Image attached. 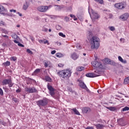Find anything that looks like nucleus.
Instances as JSON below:
<instances>
[{"label": "nucleus", "instance_id": "nucleus-51", "mask_svg": "<svg viewBox=\"0 0 129 129\" xmlns=\"http://www.w3.org/2000/svg\"><path fill=\"white\" fill-rule=\"evenodd\" d=\"M10 12H11V13H13V12L14 13H16L17 12V10H14V9H12L10 11Z\"/></svg>", "mask_w": 129, "mask_h": 129}, {"label": "nucleus", "instance_id": "nucleus-57", "mask_svg": "<svg viewBox=\"0 0 129 129\" xmlns=\"http://www.w3.org/2000/svg\"><path fill=\"white\" fill-rule=\"evenodd\" d=\"M38 42L40 43V44H42V43H44V40H39Z\"/></svg>", "mask_w": 129, "mask_h": 129}, {"label": "nucleus", "instance_id": "nucleus-8", "mask_svg": "<svg viewBox=\"0 0 129 129\" xmlns=\"http://www.w3.org/2000/svg\"><path fill=\"white\" fill-rule=\"evenodd\" d=\"M47 89L49 90V94L53 96V95H55V89L53 88V87L49 84H47Z\"/></svg>", "mask_w": 129, "mask_h": 129}, {"label": "nucleus", "instance_id": "nucleus-44", "mask_svg": "<svg viewBox=\"0 0 129 129\" xmlns=\"http://www.w3.org/2000/svg\"><path fill=\"white\" fill-rule=\"evenodd\" d=\"M43 44H47V45H50V43H49V41L47 40H44Z\"/></svg>", "mask_w": 129, "mask_h": 129}, {"label": "nucleus", "instance_id": "nucleus-20", "mask_svg": "<svg viewBox=\"0 0 129 129\" xmlns=\"http://www.w3.org/2000/svg\"><path fill=\"white\" fill-rule=\"evenodd\" d=\"M11 37H12L13 39H15V40H20V37L16 33H13L11 35Z\"/></svg>", "mask_w": 129, "mask_h": 129}, {"label": "nucleus", "instance_id": "nucleus-60", "mask_svg": "<svg viewBox=\"0 0 129 129\" xmlns=\"http://www.w3.org/2000/svg\"><path fill=\"white\" fill-rule=\"evenodd\" d=\"M17 14L20 16V17H22L23 15L22 13H20V12H17Z\"/></svg>", "mask_w": 129, "mask_h": 129}, {"label": "nucleus", "instance_id": "nucleus-28", "mask_svg": "<svg viewBox=\"0 0 129 129\" xmlns=\"http://www.w3.org/2000/svg\"><path fill=\"white\" fill-rule=\"evenodd\" d=\"M55 7H56V8H55V10L56 11H61V9H62V7L59 5H55Z\"/></svg>", "mask_w": 129, "mask_h": 129}, {"label": "nucleus", "instance_id": "nucleus-64", "mask_svg": "<svg viewBox=\"0 0 129 129\" xmlns=\"http://www.w3.org/2000/svg\"><path fill=\"white\" fill-rule=\"evenodd\" d=\"M75 15H73V14H71L70 15V17H71V18H74V17L75 16Z\"/></svg>", "mask_w": 129, "mask_h": 129}, {"label": "nucleus", "instance_id": "nucleus-35", "mask_svg": "<svg viewBox=\"0 0 129 129\" xmlns=\"http://www.w3.org/2000/svg\"><path fill=\"white\" fill-rule=\"evenodd\" d=\"M12 100L15 102V103H17V102H19V99L17 98H13Z\"/></svg>", "mask_w": 129, "mask_h": 129}, {"label": "nucleus", "instance_id": "nucleus-41", "mask_svg": "<svg viewBox=\"0 0 129 129\" xmlns=\"http://www.w3.org/2000/svg\"><path fill=\"white\" fill-rule=\"evenodd\" d=\"M13 86H14V83L11 81V82L8 84V86L9 87H13Z\"/></svg>", "mask_w": 129, "mask_h": 129}, {"label": "nucleus", "instance_id": "nucleus-50", "mask_svg": "<svg viewBox=\"0 0 129 129\" xmlns=\"http://www.w3.org/2000/svg\"><path fill=\"white\" fill-rule=\"evenodd\" d=\"M44 66L46 68H47V67H48V66H49V64H48V62H44Z\"/></svg>", "mask_w": 129, "mask_h": 129}, {"label": "nucleus", "instance_id": "nucleus-1", "mask_svg": "<svg viewBox=\"0 0 129 129\" xmlns=\"http://www.w3.org/2000/svg\"><path fill=\"white\" fill-rule=\"evenodd\" d=\"M88 36L91 38L90 39L91 49H96V50H97V49L99 48V46H100L99 38H98L97 36H92V32L91 31L88 32Z\"/></svg>", "mask_w": 129, "mask_h": 129}, {"label": "nucleus", "instance_id": "nucleus-3", "mask_svg": "<svg viewBox=\"0 0 129 129\" xmlns=\"http://www.w3.org/2000/svg\"><path fill=\"white\" fill-rule=\"evenodd\" d=\"M104 62L105 64H107L108 65H111L112 66H115V67H118L121 66V64H119V63L117 62H115L114 60H112L108 58H106L104 59Z\"/></svg>", "mask_w": 129, "mask_h": 129}, {"label": "nucleus", "instance_id": "nucleus-14", "mask_svg": "<svg viewBox=\"0 0 129 129\" xmlns=\"http://www.w3.org/2000/svg\"><path fill=\"white\" fill-rule=\"evenodd\" d=\"M12 81V79H5L2 81L3 85H9Z\"/></svg>", "mask_w": 129, "mask_h": 129}, {"label": "nucleus", "instance_id": "nucleus-55", "mask_svg": "<svg viewBox=\"0 0 129 129\" xmlns=\"http://www.w3.org/2000/svg\"><path fill=\"white\" fill-rule=\"evenodd\" d=\"M4 38H6V39H7V40H9V36L8 35H2Z\"/></svg>", "mask_w": 129, "mask_h": 129}, {"label": "nucleus", "instance_id": "nucleus-38", "mask_svg": "<svg viewBox=\"0 0 129 129\" xmlns=\"http://www.w3.org/2000/svg\"><path fill=\"white\" fill-rule=\"evenodd\" d=\"M27 52L29 54H30L31 55H33V51H32V50H30V49H27Z\"/></svg>", "mask_w": 129, "mask_h": 129}, {"label": "nucleus", "instance_id": "nucleus-54", "mask_svg": "<svg viewBox=\"0 0 129 129\" xmlns=\"http://www.w3.org/2000/svg\"><path fill=\"white\" fill-rule=\"evenodd\" d=\"M55 53H56V50H52V51H51V54L52 55H54V54H55Z\"/></svg>", "mask_w": 129, "mask_h": 129}, {"label": "nucleus", "instance_id": "nucleus-11", "mask_svg": "<svg viewBox=\"0 0 129 129\" xmlns=\"http://www.w3.org/2000/svg\"><path fill=\"white\" fill-rule=\"evenodd\" d=\"M87 77H89L90 78H94V77H98V76H100L99 75L95 74L94 73H88L86 75Z\"/></svg>", "mask_w": 129, "mask_h": 129}, {"label": "nucleus", "instance_id": "nucleus-58", "mask_svg": "<svg viewBox=\"0 0 129 129\" xmlns=\"http://www.w3.org/2000/svg\"><path fill=\"white\" fill-rule=\"evenodd\" d=\"M14 43H15L16 44H19L20 43V42H19L18 41H17V40H14Z\"/></svg>", "mask_w": 129, "mask_h": 129}, {"label": "nucleus", "instance_id": "nucleus-24", "mask_svg": "<svg viewBox=\"0 0 129 129\" xmlns=\"http://www.w3.org/2000/svg\"><path fill=\"white\" fill-rule=\"evenodd\" d=\"M129 110V107L127 106H125V107L122 108V109L121 110V112H124V111H127Z\"/></svg>", "mask_w": 129, "mask_h": 129}, {"label": "nucleus", "instance_id": "nucleus-30", "mask_svg": "<svg viewBox=\"0 0 129 129\" xmlns=\"http://www.w3.org/2000/svg\"><path fill=\"white\" fill-rule=\"evenodd\" d=\"M58 35L60 36V37H62V38H66V35L62 32L58 33Z\"/></svg>", "mask_w": 129, "mask_h": 129}, {"label": "nucleus", "instance_id": "nucleus-4", "mask_svg": "<svg viewBox=\"0 0 129 129\" xmlns=\"http://www.w3.org/2000/svg\"><path fill=\"white\" fill-rule=\"evenodd\" d=\"M48 102L49 101L48 99L46 98H43L42 100H39L36 102L37 105L39 106V107H41V106L45 107L48 104Z\"/></svg>", "mask_w": 129, "mask_h": 129}, {"label": "nucleus", "instance_id": "nucleus-5", "mask_svg": "<svg viewBox=\"0 0 129 129\" xmlns=\"http://www.w3.org/2000/svg\"><path fill=\"white\" fill-rule=\"evenodd\" d=\"M51 8L52 5H49L48 6H41L37 8V10L41 13H46V12H47L49 9H51Z\"/></svg>", "mask_w": 129, "mask_h": 129}, {"label": "nucleus", "instance_id": "nucleus-18", "mask_svg": "<svg viewBox=\"0 0 129 129\" xmlns=\"http://www.w3.org/2000/svg\"><path fill=\"white\" fill-rule=\"evenodd\" d=\"M120 19H121L122 21H126L127 19H128V15L126 14H123L120 17Z\"/></svg>", "mask_w": 129, "mask_h": 129}, {"label": "nucleus", "instance_id": "nucleus-6", "mask_svg": "<svg viewBox=\"0 0 129 129\" xmlns=\"http://www.w3.org/2000/svg\"><path fill=\"white\" fill-rule=\"evenodd\" d=\"M25 91L27 92V93H35L37 92V89L35 88V87L32 88H28L25 87Z\"/></svg>", "mask_w": 129, "mask_h": 129}, {"label": "nucleus", "instance_id": "nucleus-31", "mask_svg": "<svg viewBox=\"0 0 129 129\" xmlns=\"http://www.w3.org/2000/svg\"><path fill=\"white\" fill-rule=\"evenodd\" d=\"M4 66H10L11 65V62L7 61L4 63Z\"/></svg>", "mask_w": 129, "mask_h": 129}, {"label": "nucleus", "instance_id": "nucleus-47", "mask_svg": "<svg viewBox=\"0 0 129 129\" xmlns=\"http://www.w3.org/2000/svg\"><path fill=\"white\" fill-rule=\"evenodd\" d=\"M3 89L5 90V92H9V89L7 88L3 87Z\"/></svg>", "mask_w": 129, "mask_h": 129}, {"label": "nucleus", "instance_id": "nucleus-56", "mask_svg": "<svg viewBox=\"0 0 129 129\" xmlns=\"http://www.w3.org/2000/svg\"><path fill=\"white\" fill-rule=\"evenodd\" d=\"M112 17H113V15H112V14H109V19H112Z\"/></svg>", "mask_w": 129, "mask_h": 129}, {"label": "nucleus", "instance_id": "nucleus-17", "mask_svg": "<svg viewBox=\"0 0 129 129\" xmlns=\"http://www.w3.org/2000/svg\"><path fill=\"white\" fill-rule=\"evenodd\" d=\"M71 58L73 59V60H77L78 58H79V56L77 55V54L75 52L72 54Z\"/></svg>", "mask_w": 129, "mask_h": 129}, {"label": "nucleus", "instance_id": "nucleus-42", "mask_svg": "<svg viewBox=\"0 0 129 129\" xmlns=\"http://www.w3.org/2000/svg\"><path fill=\"white\" fill-rule=\"evenodd\" d=\"M64 21H66V22H69V21H70V18H69V17H68L67 16H66L64 18Z\"/></svg>", "mask_w": 129, "mask_h": 129}, {"label": "nucleus", "instance_id": "nucleus-37", "mask_svg": "<svg viewBox=\"0 0 129 129\" xmlns=\"http://www.w3.org/2000/svg\"><path fill=\"white\" fill-rule=\"evenodd\" d=\"M0 95L1 96H4V91L2 89V88H0Z\"/></svg>", "mask_w": 129, "mask_h": 129}, {"label": "nucleus", "instance_id": "nucleus-13", "mask_svg": "<svg viewBox=\"0 0 129 129\" xmlns=\"http://www.w3.org/2000/svg\"><path fill=\"white\" fill-rule=\"evenodd\" d=\"M92 14L93 15V19H99V15L96 12L92 10Z\"/></svg>", "mask_w": 129, "mask_h": 129}, {"label": "nucleus", "instance_id": "nucleus-21", "mask_svg": "<svg viewBox=\"0 0 129 129\" xmlns=\"http://www.w3.org/2000/svg\"><path fill=\"white\" fill-rule=\"evenodd\" d=\"M40 72H41V69H36L32 74V75L36 76L38 73H40Z\"/></svg>", "mask_w": 129, "mask_h": 129}, {"label": "nucleus", "instance_id": "nucleus-27", "mask_svg": "<svg viewBox=\"0 0 129 129\" xmlns=\"http://www.w3.org/2000/svg\"><path fill=\"white\" fill-rule=\"evenodd\" d=\"M83 69H84V67H78L76 68L77 71H82V70H83Z\"/></svg>", "mask_w": 129, "mask_h": 129}, {"label": "nucleus", "instance_id": "nucleus-33", "mask_svg": "<svg viewBox=\"0 0 129 129\" xmlns=\"http://www.w3.org/2000/svg\"><path fill=\"white\" fill-rule=\"evenodd\" d=\"M45 80L48 82H51V81L52 80V79H51V78H50V77H46Z\"/></svg>", "mask_w": 129, "mask_h": 129}, {"label": "nucleus", "instance_id": "nucleus-39", "mask_svg": "<svg viewBox=\"0 0 129 129\" xmlns=\"http://www.w3.org/2000/svg\"><path fill=\"white\" fill-rule=\"evenodd\" d=\"M56 29L57 30H61L62 29V27H61V26L58 25H56Z\"/></svg>", "mask_w": 129, "mask_h": 129}, {"label": "nucleus", "instance_id": "nucleus-29", "mask_svg": "<svg viewBox=\"0 0 129 129\" xmlns=\"http://www.w3.org/2000/svg\"><path fill=\"white\" fill-rule=\"evenodd\" d=\"M17 59H18V58L16 56H12L10 58V60L11 61H14V62H15V61H17Z\"/></svg>", "mask_w": 129, "mask_h": 129}, {"label": "nucleus", "instance_id": "nucleus-9", "mask_svg": "<svg viewBox=\"0 0 129 129\" xmlns=\"http://www.w3.org/2000/svg\"><path fill=\"white\" fill-rule=\"evenodd\" d=\"M78 82H79V85L81 88H82L83 89H85L87 90V91H88L89 90L88 88H87V86H86V85H85V83L82 81L81 80H78Z\"/></svg>", "mask_w": 129, "mask_h": 129}, {"label": "nucleus", "instance_id": "nucleus-46", "mask_svg": "<svg viewBox=\"0 0 129 129\" xmlns=\"http://www.w3.org/2000/svg\"><path fill=\"white\" fill-rule=\"evenodd\" d=\"M18 46H19V47H22V48H24V47H25V46L24 45V44H22V43H19V44H18Z\"/></svg>", "mask_w": 129, "mask_h": 129}, {"label": "nucleus", "instance_id": "nucleus-63", "mask_svg": "<svg viewBox=\"0 0 129 129\" xmlns=\"http://www.w3.org/2000/svg\"><path fill=\"white\" fill-rule=\"evenodd\" d=\"M97 92H98V93H99L100 94V93H101V90H98L97 91Z\"/></svg>", "mask_w": 129, "mask_h": 129}, {"label": "nucleus", "instance_id": "nucleus-15", "mask_svg": "<svg viewBox=\"0 0 129 129\" xmlns=\"http://www.w3.org/2000/svg\"><path fill=\"white\" fill-rule=\"evenodd\" d=\"M117 121L118 124H119V125H121V126H124L125 125V123H124V120H123L122 118L117 119Z\"/></svg>", "mask_w": 129, "mask_h": 129}, {"label": "nucleus", "instance_id": "nucleus-45", "mask_svg": "<svg viewBox=\"0 0 129 129\" xmlns=\"http://www.w3.org/2000/svg\"><path fill=\"white\" fill-rule=\"evenodd\" d=\"M118 59L119 61H120V62H121V61L123 60V59H122V57H121V56H118Z\"/></svg>", "mask_w": 129, "mask_h": 129}, {"label": "nucleus", "instance_id": "nucleus-26", "mask_svg": "<svg viewBox=\"0 0 129 129\" xmlns=\"http://www.w3.org/2000/svg\"><path fill=\"white\" fill-rule=\"evenodd\" d=\"M124 84H129V77L124 79Z\"/></svg>", "mask_w": 129, "mask_h": 129}, {"label": "nucleus", "instance_id": "nucleus-36", "mask_svg": "<svg viewBox=\"0 0 129 129\" xmlns=\"http://www.w3.org/2000/svg\"><path fill=\"white\" fill-rule=\"evenodd\" d=\"M29 37L30 39L31 40L32 42L33 43H34V42H35V38H34L33 36H31V35H29Z\"/></svg>", "mask_w": 129, "mask_h": 129}, {"label": "nucleus", "instance_id": "nucleus-16", "mask_svg": "<svg viewBox=\"0 0 129 129\" xmlns=\"http://www.w3.org/2000/svg\"><path fill=\"white\" fill-rule=\"evenodd\" d=\"M30 6V4L29 3L26 2L25 3H24L23 6V10L24 11H27L28 10V8Z\"/></svg>", "mask_w": 129, "mask_h": 129}, {"label": "nucleus", "instance_id": "nucleus-49", "mask_svg": "<svg viewBox=\"0 0 129 129\" xmlns=\"http://www.w3.org/2000/svg\"><path fill=\"white\" fill-rule=\"evenodd\" d=\"M21 91H22V90L21 89H18L16 90V92L17 93H20V92H21Z\"/></svg>", "mask_w": 129, "mask_h": 129}, {"label": "nucleus", "instance_id": "nucleus-62", "mask_svg": "<svg viewBox=\"0 0 129 129\" xmlns=\"http://www.w3.org/2000/svg\"><path fill=\"white\" fill-rule=\"evenodd\" d=\"M85 129H93V127L89 126V127H86Z\"/></svg>", "mask_w": 129, "mask_h": 129}, {"label": "nucleus", "instance_id": "nucleus-7", "mask_svg": "<svg viewBox=\"0 0 129 129\" xmlns=\"http://www.w3.org/2000/svg\"><path fill=\"white\" fill-rule=\"evenodd\" d=\"M91 64L92 66L95 68H100V69H102V64L97 61H92Z\"/></svg>", "mask_w": 129, "mask_h": 129}, {"label": "nucleus", "instance_id": "nucleus-22", "mask_svg": "<svg viewBox=\"0 0 129 129\" xmlns=\"http://www.w3.org/2000/svg\"><path fill=\"white\" fill-rule=\"evenodd\" d=\"M107 109H109L110 111H115L116 108L115 107H106Z\"/></svg>", "mask_w": 129, "mask_h": 129}, {"label": "nucleus", "instance_id": "nucleus-53", "mask_svg": "<svg viewBox=\"0 0 129 129\" xmlns=\"http://www.w3.org/2000/svg\"><path fill=\"white\" fill-rule=\"evenodd\" d=\"M6 15L8 16V17H13V14H12V13L7 14Z\"/></svg>", "mask_w": 129, "mask_h": 129}, {"label": "nucleus", "instance_id": "nucleus-61", "mask_svg": "<svg viewBox=\"0 0 129 129\" xmlns=\"http://www.w3.org/2000/svg\"><path fill=\"white\" fill-rule=\"evenodd\" d=\"M73 19L74 21H77V20H78L77 18L75 16L74 17V18Z\"/></svg>", "mask_w": 129, "mask_h": 129}, {"label": "nucleus", "instance_id": "nucleus-52", "mask_svg": "<svg viewBox=\"0 0 129 129\" xmlns=\"http://www.w3.org/2000/svg\"><path fill=\"white\" fill-rule=\"evenodd\" d=\"M121 62V63H123V64H126V63H127L126 60L123 59Z\"/></svg>", "mask_w": 129, "mask_h": 129}, {"label": "nucleus", "instance_id": "nucleus-34", "mask_svg": "<svg viewBox=\"0 0 129 129\" xmlns=\"http://www.w3.org/2000/svg\"><path fill=\"white\" fill-rule=\"evenodd\" d=\"M56 55V57H58V58H61V57H63V54H62V53H57Z\"/></svg>", "mask_w": 129, "mask_h": 129}, {"label": "nucleus", "instance_id": "nucleus-48", "mask_svg": "<svg viewBox=\"0 0 129 129\" xmlns=\"http://www.w3.org/2000/svg\"><path fill=\"white\" fill-rule=\"evenodd\" d=\"M0 26H5V22L3 21H0Z\"/></svg>", "mask_w": 129, "mask_h": 129}, {"label": "nucleus", "instance_id": "nucleus-2", "mask_svg": "<svg viewBox=\"0 0 129 129\" xmlns=\"http://www.w3.org/2000/svg\"><path fill=\"white\" fill-rule=\"evenodd\" d=\"M57 75L59 77H61V78L67 79L71 76V71L69 70L60 71L57 72Z\"/></svg>", "mask_w": 129, "mask_h": 129}, {"label": "nucleus", "instance_id": "nucleus-19", "mask_svg": "<svg viewBox=\"0 0 129 129\" xmlns=\"http://www.w3.org/2000/svg\"><path fill=\"white\" fill-rule=\"evenodd\" d=\"M97 129H102L103 127H105V125L102 124L98 123L95 125Z\"/></svg>", "mask_w": 129, "mask_h": 129}, {"label": "nucleus", "instance_id": "nucleus-40", "mask_svg": "<svg viewBox=\"0 0 129 129\" xmlns=\"http://www.w3.org/2000/svg\"><path fill=\"white\" fill-rule=\"evenodd\" d=\"M95 2H98L100 4V5H102L103 4V0H94Z\"/></svg>", "mask_w": 129, "mask_h": 129}, {"label": "nucleus", "instance_id": "nucleus-32", "mask_svg": "<svg viewBox=\"0 0 129 129\" xmlns=\"http://www.w3.org/2000/svg\"><path fill=\"white\" fill-rule=\"evenodd\" d=\"M109 29L110 31H111L112 32L115 31V28L113 26H109Z\"/></svg>", "mask_w": 129, "mask_h": 129}, {"label": "nucleus", "instance_id": "nucleus-12", "mask_svg": "<svg viewBox=\"0 0 129 129\" xmlns=\"http://www.w3.org/2000/svg\"><path fill=\"white\" fill-rule=\"evenodd\" d=\"M115 7L116 8V9H119V10H122V9H124L125 8L124 5L122 3L115 4Z\"/></svg>", "mask_w": 129, "mask_h": 129}, {"label": "nucleus", "instance_id": "nucleus-25", "mask_svg": "<svg viewBox=\"0 0 129 129\" xmlns=\"http://www.w3.org/2000/svg\"><path fill=\"white\" fill-rule=\"evenodd\" d=\"M6 10L5 7L2 5H0V13L3 12H6Z\"/></svg>", "mask_w": 129, "mask_h": 129}, {"label": "nucleus", "instance_id": "nucleus-10", "mask_svg": "<svg viewBox=\"0 0 129 129\" xmlns=\"http://www.w3.org/2000/svg\"><path fill=\"white\" fill-rule=\"evenodd\" d=\"M82 111L83 113H89L91 112V109L88 107H84L82 108Z\"/></svg>", "mask_w": 129, "mask_h": 129}, {"label": "nucleus", "instance_id": "nucleus-23", "mask_svg": "<svg viewBox=\"0 0 129 129\" xmlns=\"http://www.w3.org/2000/svg\"><path fill=\"white\" fill-rule=\"evenodd\" d=\"M71 109L72 111H74V112L75 113V114H77V115H80V113L79 112V111H78V110H77V109L73 108Z\"/></svg>", "mask_w": 129, "mask_h": 129}, {"label": "nucleus", "instance_id": "nucleus-59", "mask_svg": "<svg viewBox=\"0 0 129 129\" xmlns=\"http://www.w3.org/2000/svg\"><path fill=\"white\" fill-rule=\"evenodd\" d=\"M58 66V67H63L64 66L62 63H59Z\"/></svg>", "mask_w": 129, "mask_h": 129}, {"label": "nucleus", "instance_id": "nucleus-43", "mask_svg": "<svg viewBox=\"0 0 129 129\" xmlns=\"http://www.w3.org/2000/svg\"><path fill=\"white\" fill-rule=\"evenodd\" d=\"M76 47L77 48V49H81L82 48V47L81 46V45H80V44H79V43H78L77 44Z\"/></svg>", "mask_w": 129, "mask_h": 129}]
</instances>
